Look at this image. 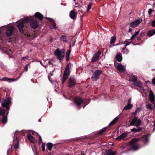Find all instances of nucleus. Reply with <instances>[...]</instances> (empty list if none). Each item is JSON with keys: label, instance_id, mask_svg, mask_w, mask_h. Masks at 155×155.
Instances as JSON below:
<instances>
[{"label": "nucleus", "instance_id": "1", "mask_svg": "<svg viewBox=\"0 0 155 155\" xmlns=\"http://www.w3.org/2000/svg\"><path fill=\"white\" fill-rule=\"evenodd\" d=\"M11 101L9 97L7 98L0 107V121L3 124H6L8 121L7 116L9 111Z\"/></svg>", "mask_w": 155, "mask_h": 155}, {"label": "nucleus", "instance_id": "2", "mask_svg": "<svg viewBox=\"0 0 155 155\" xmlns=\"http://www.w3.org/2000/svg\"><path fill=\"white\" fill-rule=\"evenodd\" d=\"M72 65V64L71 63H69L66 67L63 76L62 84H63L65 82L70 75L71 72V69Z\"/></svg>", "mask_w": 155, "mask_h": 155}, {"label": "nucleus", "instance_id": "3", "mask_svg": "<svg viewBox=\"0 0 155 155\" xmlns=\"http://www.w3.org/2000/svg\"><path fill=\"white\" fill-rule=\"evenodd\" d=\"M139 141V139L137 138H133L129 143L130 146V148L131 150H136L139 148V147L137 142Z\"/></svg>", "mask_w": 155, "mask_h": 155}, {"label": "nucleus", "instance_id": "4", "mask_svg": "<svg viewBox=\"0 0 155 155\" xmlns=\"http://www.w3.org/2000/svg\"><path fill=\"white\" fill-rule=\"evenodd\" d=\"M54 54L60 61H61L64 58V49L60 50L59 49L57 48L55 51Z\"/></svg>", "mask_w": 155, "mask_h": 155}, {"label": "nucleus", "instance_id": "5", "mask_svg": "<svg viewBox=\"0 0 155 155\" xmlns=\"http://www.w3.org/2000/svg\"><path fill=\"white\" fill-rule=\"evenodd\" d=\"M28 20L29 21L30 19L28 17H26L24 18L22 21H20L18 22L17 25V27L20 31L21 32L23 30L24 27V24L28 22Z\"/></svg>", "mask_w": 155, "mask_h": 155}, {"label": "nucleus", "instance_id": "6", "mask_svg": "<svg viewBox=\"0 0 155 155\" xmlns=\"http://www.w3.org/2000/svg\"><path fill=\"white\" fill-rule=\"evenodd\" d=\"M141 123V121L140 119H138L137 117H135L130 123V125L135 126L137 127L140 125Z\"/></svg>", "mask_w": 155, "mask_h": 155}, {"label": "nucleus", "instance_id": "7", "mask_svg": "<svg viewBox=\"0 0 155 155\" xmlns=\"http://www.w3.org/2000/svg\"><path fill=\"white\" fill-rule=\"evenodd\" d=\"M76 84V79L74 76H71L69 78L68 86L70 88L74 87Z\"/></svg>", "mask_w": 155, "mask_h": 155}, {"label": "nucleus", "instance_id": "8", "mask_svg": "<svg viewBox=\"0 0 155 155\" xmlns=\"http://www.w3.org/2000/svg\"><path fill=\"white\" fill-rule=\"evenodd\" d=\"M74 102L76 105L79 107V109L81 108V105L84 102V100L80 97H76L74 99Z\"/></svg>", "mask_w": 155, "mask_h": 155}, {"label": "nucleus", "instance_id": "9", "mask_svg": "<svg viewBox=\"0 0 155 155\" xmlns=\"http://www.w3.org/2000/svg\"><path fill=\"white\" fill-rule=\"evenodd\" d=\"M102 71L100 70H98L95 71L92 77L94 81H96L99 78L100 75L102 74Z\"/></svg>", "mask_w": 155, "mask_h": 155}, {"label": "nucleus", "instance_id": "10", "mask_svg": "<svg viewBox=\"0 0 155 155\" xmlns=\"http://www.w3.org/2000/svg\"><path fill=\"white\" fill-rule=\"evenodd\" d=\"M29 19L30 20H28V22H30L31 27L33 29L37 28L38 26L37 21L36 20L33 19L32 17Z\"/></svg>", "mask_w": 155, "mask_h": 155}, {"label": "nucleus", "instance_id": "11", "mask_svg": "<svg viewBox=\"0 0 155 155\" xmlns=\"http://www.w3.org/2000/svg\"><path fill=\"white\" fill-rule=\"evenodd\" d=\"M101 54V52L100 51H98L93 55L91 59L92 62H95L97 61L99 59L100 55Z\"/></svg>", "mask_w": 155, "mask_h": 155}, {"label": "nucleus", "instance_id": "12", "mask_svg": "<svg viewBox=\"0 0 155 155\" xmlns=\"http://www.w3.org/2000/svg\"><path fill=\"white\" fill-rule=\"evenodd\" d=\"M0 49L3 53H6L9 56L12 55V51L6 47H2L1 46H0Z\"/></svg>", "mask_w": 155, "mask_h": 155}, {"label": "nucleus", "instance_id": "13", "mask_svg": "<svg viewBox=\"0 0 155 155\" xmlns=\"http://www.w3.org/2000/svg\"><path fill=\"white\" fill-rule=\"evenodd\" d=\"M142 21V20L141 19H137L131 22L130 24V26L132 28H135Z\"/></svg>", "mask_w": 155, "mask_h": 155}, {"label": "nucleus", "instance_id": "14", "mask_svg": "<svg viewBox=\"0 0 155 155\" xmlns=\"http://www.w3.org/2000/svg\"><path fill=\"white\" fill-rule=\"evenodd\" d=\"M14 28L12 27H8L5 31V34L7 37L10 36L13 32Z\"/></svg>", "mask_w": 155, "mask_h": 155}, {"label": "nucleus", "instance_id": "15", "mask_svg": "<svg viewBox=\"0 0 155 155\" xmlns=\"http://www.w3.org/2000/svg\"><path fill=\"white\" fill-rule=\"evenodd\" d=\"M149 96L150 101L155 106V96L151 90L150 91Z\"/></svg>", "mask_w": 155, "mask_h": 155}, {"label": "nucleus", "instance_id": "16", "mask_svg": "<svg viewBox=\"0 0 155 155\" xmlns=\"http://www.w3.org/2000/svg\"><path fill=\"white\" fill-rule=\"evenodd\" d=\"M45 18L48 19L50 22H51V25H50V28L51 29L56 28V24L52 18L46 17Z\"/></svg>", "mask_w": 155, "mask_h": 155}, {"label": "nucleus", "instance_id": "17", "mask_svg": "<svg viewBox=\"0 0 155 155\" xmlns=\"http://www.w3.org/2000/svg\"><path fill=\"white\" fill-rule=\"evenodd\" d=\"M107 129V127L103 128L101 130L99 131L98 133L97 134H96L94 135H93L92 136V138H97L98 136H99V135L103 133Z\"/></svg>", "mask_w": 155, "mask_h": 155}, {"label": "nucleus", "instance_id": "18", "mask_svg": "<svg viewBox=\"0 0 155 155\" xmlns=\"http://www.w3.org/2000/svg\"><path fill=\"white\" fill-rule=\"evenodd\" d=\"M27 137L29 141L33 143H36L37 141L35 138L31 136L30 134H28L27 135Z\"/></svg>", "mask_w": 155, "mask_h": 155}, {"label": "nucleus", "instance_id": "19", "mask_svg": "<svg viewBox=\"0 0 155 155\" xmlns=\"http://www.w3.org/2000/svg\"><path fill=\"white\" fill-rule=\"evenodd\" d=\"M69 16L72 19H75L76 17L77 14L75 13L74 10H72L70 12Z\"/></svg>", "mask_w": 155, "mask_h": 155}, {"label": "nucleus", "instance_id": "20", "mask_svg": "<svg viewBox=\"0 0 155 155\" xmlns=\"http://www.w3.org/2000/svg\"><path fill=\"white\" fill-rule=\"evenodd\" d=\"M139 139V140L142 141L146 143H148L149 141V138L147 136H143Z\"/></svg>", "mask_w": 155, "mask_h": 155}, {"label": "nucleus", "instance_id": "21", "mask_svg": "<svg viewBox=\"0 0 155 155\" xmlns=\"http://www.w3.org/2000/svg\"><path fill=\"white\" fill-rule=\"evenodd\" d=\"M127 133H124L117 137L116 139L118 140H120L121 139H124L127 136Z\"/></svg>", "mask_w": 155, "mask_h": 155}, {"label": "nucleus", "instance_id": "22", "mask_svg": "<svg viewBox=\"0 0 155 155\" xmlns=\"http://www.w3.org/2000/svg\"><path fill=\"white\" fill-rule=\"evenodd\" d=\"M105 152L106 155H115L116 154V152H114L111 149L106 150Z\"/></svg>", "mask_w": 155, "mask_h": 155}, {"label": "nucleus", "instance_id": "23", "mask_svg": "<svg viewBox=\"0 0 155 155\" xmlns=\"http://www.w3.org/2000/svg\"><path fill=\"white\" fill-rule=\"evenodd\" d=\"M34 16L40 20H41L43 18V16L42 14L39 12H36L34 15Z\"/></svg>", "mask_w": 155, "mask_h": 155}, {"label": "nucleus", "instance_id": "24", "mask_svg": "<svg viewBox=\"0 0 155 155\" xmlns=\"http://www.w3.org/2000/svg\"><path fill=\"white\" fill-rule=\"evenodd\" d=\"M14 147L15 149H17L19 147V141L17 137H16L15 139L14 140Z\"/></svg>", "mask_w": 155, "mask_h": 155}, {"label": "nucleus", "instance_id": "25", "mask_svg": "<svg viewBox=\"0 0 155 155\" xmlns=\"http://www.w3.org/2000/svg\"><path fill=\"white\" fill-rule=\"evenodd\" d=\"M116 58L117 61L120 62L122 60L121 54L120 53H118L116 55Z\"/></svg>", "mask_w": 155, "mask_h": 155}, {"label": "nucleus", "instance_id": "26", "mask_svg": "<svg viewBox=\"0 0 155 155\" xmlns=\"http://www.w3.org/2000/svg\"><path fill=\"white\" fill-rule=\"evenodd\" d=\"M142 128L139 127L137 128H134L133 129L130 130L131 132L133 133H136L137 132H140L141 131Z\"/></svg>", "mask_w": 155, "mask_h": 155}, {"label": "nucleus", "instance_id": "27", "mask_svg": "<svg viewBox=\"0 0 155 155\" xmlns=\"http://www.w3.org/2000/svg\"><path fill=\"white\" fill-rule=\"evenodd\" d=\"M155 34V29H151L147 33V35L149 37H151Z\"/></svg>", "mask_w": 155, "mask_h": 155}, {"label": "nucleus", "instance_id": "28", "mask_svg": "<svg viewBox=\"0 0 155 155\" xmlns=\"http://www.w3.org/2000/svg\"><path fill=\"white\" fill-rule=\"evenodd\" d=\"M118 120L119 118L118 117H116L109 124L108 126L110 127L114 125L116 123Z\"/></svg>", "mask_w": 155, "mask_h": 155}, {"label": "nucleus", "instance_id": "29", "mask_svg": "<svg viewBox=\"0 0 155 155\" xmlns=\"http://www.w3.org/2000/svg\"><path fill=\"white\" fill-rule=\"evenodd\" d=\"M117 69L120 72H122L124 71V67L123 65L119 64L117 67Z\"/></svg>", "mask_w": 155, "mask_h": 155}, {"label": "nucleus", "instance_id": "30", "mask_svg": "<svg viewBox=\"0 0 155 155\" xmlns=\"http://www.w3.org/2000/svg\"><path fill=\"white\" fill-rule=\"evenodd\" d=\"M71 52V50L70 49L68 50L66 53V60L67 61H69L70 59V53Z\"/></svg>", "mask_w": 155, "mask_h": 155}, {"label": "nucleus", "instance_id": "31", "mask_svg": "<svg viewBox=\"0 0 155 155\" xmlns=\"http://www.w3.org/2000/svg\"><path fill=\"white\" fill-rule=\"evenodd\" d=\"M53 144L52 143L49 142L47 143V149H48L50 151L51 150L53 147Z\"/></svg>", "mask_w": 155, "mask_h": 155}, {"label": "nucleus", "instance_id": "32", "mask_svg": "<svg viewBox=\"0 0 155 155\" xmlns=\"http://www.w3.org/2000/svg\"><path fill=\"white\" fill-rule=\"evenodd\" d=\"M116 38L115 35H114L110 39V43L111 44H114L115 42L116 41Z\"/></svg>", "mask_w": 155, "mask_h": 155}, {"label": "nucleus", "instance_id": "33", "mask_svg": "<svg viewBox=\"0 0 155 155\" xmlns=\"http://www.w3.org/2000/svg\"><path fill=\"white\" fill-rule=\"evenodd\" d=\"M133 106V105L131 104H127L124 108V110H127L131 109Z\"/></svg>", "mask_w": 155, "mask_h": 155}, {"label": "nucleus", "instance_id": "34", "mask_svg": "<svg viewBox=\"0 0 155 155\" xmlns=\"http://www.w3.org/2000/svg\"><path fill=\"white\" fill-rule=\"evenodd\" d=\"M129 77L131 79V80L132 81L134 82L137 80V78L134 75H133L132 74V75H130Z\"/></svg>", "mask_w": 155, "mask_h": 155}, {"label": "nucleus", "instance_id": "35", "mask_svg": "<svg viewBox=\"0 0 155 155\" xmlns=\"http://www.w3.org/2000/svg\"><path fill=\"white\" fill-rule=\"evenodd\" d=\"M67 37L65 35H62L60 37V39L63 41L67 42Z\"/></svg>", "mask_w": 155, "mask_h": 155}, {"label": "nucleus", "instance_id": "36", "mask_svg": "<svg viewBox=\"0 0 155 155\" xmlns=\"http://www.w3.org/2000/svg\"><path fill=\"white\" fill-rule=\"evenodd\" d=\"M75 5H76V7H78V9L79 11H81V12H83L82 9L81 11V7L82 6V5H81L78 3L75 2Z\"/></svg>", "mask_w": 155, "mask_h": 155}, {"label": "nucleus", "instance_id": "37", "mask_svg": "<svg viewBox=\"0 0 155 155\" xmlns=\"http://www.w3.org/2000/svg\"><path fill=\"white\" fill-rule=\"evenodd\" d=\"M135 82L134 83V85L135 86L138 87L140 88H141V87H142L141 86V84L140 82H139L138 81H137V80L136 81H135Z\"/></svg>", "mask_w": 155, "mask_h": 155}, {"label": "nucleus", "instance_id": "38", "mask_svg": "<svg viewBox=\"0 0 155 155\" xmlns=\"http://www.w3.org/2000/svg\"><path fill=\"white\" fill-rule=\"evenodd\" d=\"M146 107L147 109L150 110H152V107L151 104H148L147 105Z\"/></svg>", "mask_w": 155, "mask_h": 155}, {"label": "nucleus", "instance_id": "39", "mask_svg": "<svg viewBox=\"0 0 155 155\" xmlns=\"http://www.w3.org/2000/svg\"><path fill=\"white\" fill-rule=\"evenodd\" d=\"M92 5H93L92 3H91L89 4V5H88V7H87V12H88L90 10V9H91Z\"/></svg>", "mask_w": 155, "mask_h": 155}, {"label": "nucleus", "instance_id": "40", "mask_svg": "<svg viewBox=\"0 0 155 155\" xmlns=\"http://www.w3.org/2000/svg\"><path fill=\"white\" fill-rule=\"evenodd\" d=\"M10 80V78L7 77H4L2 79L1 81H9Z\"/></svg>", "mask_w": 155, "mask_h": 155}, {"label": "nucleus", "instance_id": "41", "mask_svg": "<svg viewBox=\"0 0 155 155\" xmlns=\"http://www.w3.org/2000/svg\"><path fill=\"white\" fill-rule=\"evenodd\" d=\"M42 149L43 151L45 150V143H43L41 146Z\"/></svg>", "mask_w": 155, "mask_h": 155}, {"label": "nucleus", "instance_id": "42", "mask_svg": "<svg viewBox=\"0 0 155 155\" xmlns=\"http://www.w3.org/2000/svg\"><path fill=\"white\" fill-rule=\"evenodd\" d=\"M39 139L38 140V143L39 144H41L42 142L41 137L40 135H38Z\"/></svg>", "mask_w": 155, "mask_h": 155}, {"label": "nucleus", "instance_id": "43", "mask_svg": "<svg viewBox=\"0 0 155 155\" xmlns=\"http://www.w3.org/2000/svg\"><path fill=\"white\" fill-rule=\"evenodd\" d=\"M28 56H26L25 57H22L21 58V61H26L28 60Z\"/></svg>", "mask_w": 155, "mask_h": 155}, {"label": "nucleus", "instance_id": "44", "mask_svg": "<svg viewBox=\"0 0 155 155\" xmlns=\"http://www.w3.org/2000/svg\"><path fill=\"white\" fill-rule=\"evenodd\" d=\"M126 42H127V43H126L125 45H126V46H127V45H130L131 43V41H130V42H128V41L127 40H126L124 41V43H126Z\"/></svg>", "mask_w": 155, "mask_h": 155}, {"label": "nucleus", "instance_id": "45", "mask_svg": "<svg viewBox=\"0 0 155 155\" xmlns=\"http://www.w3.org/2000/svg\"><path fill=\"white\" fill-rule=\"evenodd\" d=\"M122 52H123L124 54H127L129 53V51L127 48H126V49L124 50V51H123Z\"/></svg>", "mask_w": 155, "mask_h": 155}, {"label": "nucleus", "instance_id": "46", "mask_svg": "<svg viewBox=\"0 0 155 155\" xmlns=\"http://www.w3.org/2000/svg\"><path fill=\"white\" fill-rule=\"evenodd\" d=\"M12 148H10L9 150H8L7 151V155H8L9 154H10L11 153H12Z\"/></svg>", "mask_w": 155, "mask_h": 155}, {"label": "nucleus", "instance_id": "47", "mask_svg": "<svg viewBox=\"0 0 155 155\" xmlns=\"http://www.w3.org/2000/svg\"><path fill=\"white\" fill-rule=\"evenodd\" d=\"M153 11V10L152 9H149L148 11V14L149 15H150Z\"/></svg>", "mask_w": 155, "mask_h": 155}, {"label": "nucleus", "instance_id": "48", "mask_svg": "<svg viewBox=\"0 0 155 155\" xmlns=\"http://www.w3.org/2000/svg\"><path fill=\"white\" fill-rule=\"evenodd\" d=\"M151 25L153 27H155V20L153 21L152 22Z\"/></svg>", "mask_w": 155, "mask_h": 155}, {"label": "nucleus", "instance_id": "49", "mask_svg": "<svg viewBox=\"0 0 155 155\" xmlns=\"http://www.w3.org/2000/svg\"><path fill=\"white\" fill-rule=\"evenodd\" d=\"M141 110V108H137L136 110V112L137 113H139Z\"/></svg>", "mask_w": 155, "mask_h": 155}, {"label": "nucleus", "instance_id": "50", "mask_svg": "<svg viewBox=\"0 0 155 155\" xmlns=\"http://www.w3.org/2000/svg\"><path fill=\"white\" fill-rule=\"evenodd\" d=\"M140 36H141L142 37H143V36H144L145 34L144 32H142L140 33Z\"/></svg>", "mask_w": 155, "mask_h": 155}, {"label": "nucleus", "instance_id": "51", "mask_svg": "<svg viewBox=\"0 0 155 155\" xmlns=\"http://www.w3.org/2000/svg\"><path fill=\"white\" fill-rule=\"evenodd\" d=\"M152 83L155 85V77L153 78L152 80Z\"/></svg>", "mask_w": 155, "mask_h": 155}, {"label": "nucleus", "instance_id": "52", "mask_svg": "<svg viewBox=\"0 0 155 155\" xmlns=\"http://www.w3.org/2000/svg\"><path fill=\"white\" fill-rule=\"evenodd\" d=\"M24 69H25V70L26 72L27 71H28V66H25L24 67Z\"/></svg>", "mask_w": 155, "mask_h": 155}, {"label": "nucleus", "instance_id": "53", "mask_svg": "<svg viewBox=\"0 0 155 155\" xmlns=\"http://www.w3.org/2000/svg\"><path fill=\"white\" fill-rule=\"evenodd\" d=\"M139 33V31H137L135 32V34H134V35L135 36H137Z\"/></svg>", "mask_w": 155, "mask_h": 155}, {"label": "nucleus", "instance_id": "54", "mask_svg": "<svg viewBox=\"0 0 155 155\" xmlns=\"http://www.w3.org/2000/svg\"><path fill=\"white\" fill-rule=\"evenodd\" d=\"M15 81V79L14 78H12V79L10 78V80L9 81L10 82H11V81Z\"/></svg>", "mask_w": 155, "mask_h": 155}, {"label": "nucleus", "instance_id": "55", "mask_svg": "<svg viewBox=\"0 0 155 155\" xmlns=\"http://www.w3.org/2000/svg\"><path fill=\"white\" fill-rule=\"evenodd\" d=\"M136 36L134 35H133L130 38V40H132L133 39H134Z\"/></svg>", "mask_w": 155, "mask_h": 155}, {"label": "nucleus", "instance_id": "56", "mask_svg": "<svg viewBox=\"0 0 155 155\" xmlns=\"http://www.w3.org/2000/svg\"><path fill=\"white\" fill-rule=\"evenodd\" d=\"M131 102V100L130 99H129L128 101L127 104H130Z\"/></svg>", "mask_w": 155, "mask_h": 155}, {"label": "nucleus", "instance_id": "57", "mask_svg": "<svg viewBox=\"0 0 155 155\" xmlns=\"http://www.w3.org/2000/svg\"><path fill=\"white\" fill-rule=\"evenodd\" d=\"M126 46L125 45V46L124 48H123L122 49V51H124V50H125L126 49Z\"/></svg>", "mask_w": 155, "mask_h": 155}, {"label": "nucleus", "instance_id": "58", "mask_svg": "<svg viewBox=\"0 0 155 155\" xmlns=\"http://www.w3.org/2000/svg\"><path fill=\"white\" fill-rule=\"evenodd\" d=\"M48 64L50 65V64H51V65H52V63H51V62L50 61H49L48 62Z\"/></svg>", "mask_w": 155, "mask_h": 155}, {"label": "nucleus", "instance_id": "59", "mask_svg": "<svg viewBox=\"0 0 155 155\" xmlns=\"http://www.w3.org/2000/svg\"><path fill=\"white\" fill-rule=\"evenodd\" d=\"M75 42H76V41L75 40V41H74V42H73V43H72V47H73V46L74 45V44H75Z\"/></svg>", "mask_w": 155, "mask_h": 155}, {"label": "nucleus", "instance_id": "60", "mask_svg": "<svg viewBox=\"0 0 155 155\" xmlns=\"http://www.w3.org/2000/svg\"><path fill=\"white\" fill-rule=\"evenodd\" d=\"M131 31H132V29L129 28L128 30V32H131Z\"/></svg>", "mask_w": 155, "mask_h": 155}, {"label": "nucleus", "instance_id": "61", "mask_svg": "<svg viewBox=\"0 0 155 155\" xmlns=\"http://www.w3.org/2000/svg\"><path fill=\"white\" fill-rule=\"evenodd\" d=\"M53 41V38L51 37L50 38V42H52Z\"/></svg>", "mask_w": 155, "mask_h": 155}, {"label": "nucleus", "instance_id": "62", "mask_svg": "<svg viewBox=\"0 0 155 155\" xmlns=\"http://www.w3.org/2000/svg\"><path fill=\"white\" fill-rule=\"evenodd\" d=\"M137 112H136V111L134 112H133L132 113V114L133 115H135L136 114H137Z\"/></svg>", "mask_w": 155, "mask_h": 155}, {"label": "nucleus", "instance_id": "63", "mask_svg": "<svg viewBox=\"0 0 155 155\" xmlns=\"http://www.w3.org/2000/svg\"><path fill=\"white\" fill-rule=\"evenodd\" d=\"M48 79L50 81H51L50 79H51V77L50 76H48Z\"/></svg>", "mask_w": 155, "mask_h": 155}, {"label": "nucleus", "instance_id": "64", "mask_svg": "<svg viewBox=\"0 0 155 155\" xmlns=\"http://www.w3.org/2000/svg\"><path fill=\"white\" fill-rule=\"evenodd\" d=\"M26 35L28 37H29L30 36V35L29 34H27Z\"/></svg>", "mask_w": 155, "mask_h": 155}]
</instances>
